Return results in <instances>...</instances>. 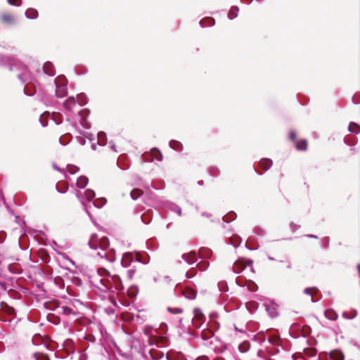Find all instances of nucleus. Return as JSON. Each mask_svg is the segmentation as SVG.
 Returning <instances> with one entry per match:
<instances>
[{"label":"nucleus","instance_id":"obj_1","mask_svg":"<svg viewBox=\"0 0 360 360\" xmlns=\"http://www.w3.org/2000/svg\"><path fill=\"white\" fill-rule=\"evenodd\" d=\"M99 285H96L100 291L103 292L122 293L124 289L122 281L118 275L111 276L105 268L97 269Z\"/></svg>","mask_w":360,"mask_h":360},{"label":"nucleus","instance_id":"obj_2","mask_svg":"<svg viewBox=\"0 0 360 360\" xmlns=\"http://www.w3.org/2000/svg\"><path fill=\"white\" fill-rule=\"evenodd\" d=\"M12 65H15V67L13 70H9L11 72H18L17 77L22 84H26L28 80L33 79V75L27 65L15 58L13 59Z\"/></svg>","mask_w":360,"mask_h":360},{"label":"nucleus","instance_id":"obj_3","mask_svg":"<svg viewBox=\"0 0 360 360\" xmlns=\"http://www.w3.org/2000/svg\"><path fill=\"white\" fill-rule=\"evenodd\" d=\"M56 85V96L63 98L68 95V80L63 75H60L54 79Z\"/></svg>","mask_w":360,"mask_h":360},{"label":"nucleus","instance_id":"obj_4","mask_svg":"<svg viewBox=\"0 0 360 360\" xmlns=\"http://www.w3.org/2000/svg\"><path fill=\"white\" fill-rule=\"evenodd\" d=\"M194 317L192 319V324L196 328H200L205 321V316L202 310L196 307L193 309Z\"/></svg>","mask_w":360,"mask_h":360},{"label":"nucleus","instance_id":"obj_5","mask_svg":"<svg viewBox=\"0 0 360 360\" xmlns=\"http://www.w3.org/2000/svg\"><path fill=\"white\" fill-rule=\"evenodd\" d=\"M90 115V110L89 108H84L78 112V115L80 117L79 124L80 125L86 129H89L91 127V124L89 122L87 121V117Z\"/></svg>","mask_w":360,"mask_h":360},{"label":"nucleus","instance_id":"obj_6","mask_svg":"<svg viewBox=\"0 0 360 360\" xmlns=\"http://www.w3.org/2000/svg\"><path fill=\"white\" fill-rule=\"evenodd\" d=\"M37 83V81L33 77V79L32 80H28V82L26 84H24V94L27 96H33L36 93L35 86Z\"/></svg>","mask_w":360,"mask_h":360},{"label":"nucleus","instance_id":"obj_7","mask_svg":"<svg viewBox=\"0 0 360 360\" xmlns=\"http://www.w3.org/2000/svg\"><path fill=\"white\" fill-rule=\"evenodd\" d=\"M136 262V255L130 252H124L122 255L121 264L123 267H129L132 262Z\"/></svg>","mask_w":360,"mask_h":360},{"label":"nucleus","instance_id":"obj_8","mask_svg":"<svg viewBox=\"0 0 360 360\" xmlns=\"http://www.w3.org/2000/svg\"><path fill=\"white\" fill-rule=\"evenodd\" d=\"M13 59L14 58L13 57L0 54V66L8 68V70H13V68L15 67V65H12Z\"/></svg>","mask_w":360,"mask_h":360},{"label":"nucleus","instance_id":"obj_9","mask_svg":"<svg viewBox=\"0 0 360 360\" xmlns=\"http://www.w3.org/2000/svg\"><path fill=\"white\" fill-rule=\"evenodd\" d=\"M181 258L189 265L194 264L198 260L195 251H190L188 253L182 254Z\"/></svg>","mask_w":360,"mask_h":360},{"label":"nucleus","instance_id":"obj_10","mask_svg":"<svg viewBox=\"0 0 360 360\" xmlns=\"http://www.w3.org/2000/svg\"><path fill=\"white\" fill-rule=\"evenodd\" d=\"M44 74L49 77H53L56 75V70L53 64L51 61H46L42 66Z\"/></svg>","mask_w":360,"mask_h":360},{"label":"nucleus","instance_id":"obj_11","mask_svg":"<svg viewBox=\"0 0 360 360\" xmlns=\"http://www.w3.org/2000/svg\"><path fill=\"white\" fill-rule=\"evenodd\" d=\"M273 165V161L271 159L268 158H262L258 162V167L263 171H268Z\"/></svg>","mask_w":360,"mask_h":360},{"label":"nucleus","instance_id":"obj_12","mask_svg":"<svg viewBox=\"0 0 360 360\" xmlns=\"http://www.w3.org/2000/svg\"><path fill=\"white\" fill-rule=\"evenodd\" d=\"M245 264L243 258L236 260L233 265V271L235 274H240L245 269Z\"/></svg>","mask_w":360,"mask_h":360},{"label":"nucleus","instance_id":"obj_13","mask_svg":"<svg viewBox=\"0 0 360 360\" xmlns=\"http://www.w3.org/2000/svg\"><path fill=\"white\" fill-rule=\"evenodd\" d=\"M165 207L171 212L176 213L179 216L182 215L181 208L173 202L168 201L165 202Z\"/></svg>","mask_w":360,"mask_h":360},{"label":"nucleus","instance_id":"obj_14","mask_svg":"<svg viewBox=\"0 0 360 360\" xmlns=\"http://www.w3.org/2000/svg\"><path fill=\"white\" fill-rule=\"evenodd\" d=\"M136 262L147 264L150 262V256L147 252H144L143 255L139 252H136Z\"/></svg>","mask_w":360,"mask_h":360},{"label":"nucleus","instance_id":"obj_15","mask_svg":"<svg viewBox=\"0 0 360 360\" xmlns=\"http://www.w3.org/2000/svg\"><path fill=\"white\" fill-rule=\"evenodd\" d=\"M150 155L153 156V158L151 160H148V161L156 160L157 161L161 162L163 160V155L161 151L156 147H154L150 150Z\"/></svg>","mask_w":360,"mask_h":360},{"label":"nucleus","instance_id":"obj_16","mask_svg":"<svg viewBox=\"0 0 360 360\" xmlns=\"http://www.w3.org/2000/svg\"><path fill=\"white\" fill-rule=\"evenodd\" d=\"M201 27H213L215 25V20L212 17H206L199 21Z\"/></svg>","mask_w":360,"mask_h":360},{"label":"nucleus","instance_id":"obj_17","mask_svg":"<svg viewBox=\"0 0 360 360\" xmlns=\"http://www.w3.org/2000/svg\"><path fill=\"white\" fill-rule=\"evenodd\" d=\"M1 18L2 22L6 24L11 25H14L16 24V19L12 15H10L8 13H4L1 15Z\"/></svg>","mask_w":360,"mask_h":360},{"label":"nucleus","instance_id":"obj_18","mask_svg":"<svg viewBox=\"0 0 360 360\" xmlns=\"http://www.w3.org/2000/svg\"><path fill=\"white\" fill-rule=\"evenodd\" d=\"M25 15L27 19L35 20L39 16V13L37 9L29 8L25 11Z\"/></svg>","mask_w":360,"mask_h":360},{"label":"nucleus","instance_id":"obj_19","mask_svg":"<svg viewBox=\"0 0 360 360\" xmlns=\"http://www.w3.org/2000/svg\"><path fill=\"white\" fill-rule=\"evenodd\" d=\"M169 147L176 151L181 152L183 150V144L177 140H170L169 142Z\"/></svg>","mask_w":360,"mask_h":360},{"label":"nucleus","instance_id":"obj_20","mask_svg":"<svg viewBox=\"0 0 360 360\" xmlns=\"http://www.w3.org/2000/svg\"><path fill=\"white\" fill-rule=\"evenodd\" d=\"M89 179L84 175L79 176L77 179L76 186L79 188L83 189L88 184Z\"/></svg>","mask_w":360,"mask_h":360},{"label":"nucleus","instance_id":"obj_21","mask_svg":"<svg viewBox=\"0 0 360 360\" xmlns=\"http://www.w3.org/2000/svg\"><path fill=\"white\" fill-rule=\"evenodd\" d=\"M96 246H98V248H101L102 250H105L110 246L108 238L107 236L102 237Z\"/></svg>","mask_w":360,"mask_h":360},{"label":"nucleus","instance_id":"obj_22","mask_svg":"<svg viewBox=\"0 0 360 360\" xmlns=\"http://www.w3.org/2000/svg\"><path fill=\"white\" fill-rule=\"evenodd\" d=\"M76 104V99L74 96H69L63 103V106L67 110H72V106Z\"/></svg>","mask_w":360,"mask_h":360},{"label":"nucleus","instance_id":"obj_23","mask_svg":"<svg viewBox=\"0 0 360 360\" xmlns=\"http://www.w3.org/2000/svg\"><path fill=\"white\" fill-rule=\"evenodd\" d=\"M252 340L262 345L266 340L265 333L263 331H259L252 338Z\"/></svg>","mask_w":360,"mask_h":360},{"label":"nucleus","instance_id":"obj_24","mask_svg":"<svg viewBox=\"0 0 360 360\" xmlns=\"http://www.w3.org/2000/svg\"><path fill=\"white\" fill-rule=\"evenodd\" d=\"M98 241L99 240L98 235L96 233L91 234L88 243L89 248L93 250H97L98 247L96 246V245L98 244Z\"/></svg>","mask_w":360,"mask_h":360},{"label":"nucleus","instance_id":"obj_25","mask_svg":"<svg viewBox=\"0 0 360 360\" xmlns=\"http://www.w3.org/2000/svg\"><path fill=\"white\" fill-rule=\"evenodd\" d=\"M214 335V333L213 330H210L209 328L203 329L201 331L200 337L202 340H207L212 337H213Z\"/></svg>","mask_w":360,"mask_h":360},{"label":"nucleus","instance_id":"obj_26","mask_svg":"<svg viewBox=\"0 0 360 360\" xmlns=\"http://www.w3.org/2000/svg\"><path fill=\"white\" fill-rule=\"evenodd\" d=\"M236 217V213L234 211H230L222 217V220L226 223H230L234 221Z\"/></svg>","mask_w":360,"mask_h":360},{"label":"nucleus","instance_id":"obj_27","mask_svg":"<svg viewBox=\"0 0 360 360\" xmlns=\"http://www.w3.org/2000/svg\"><path fill=\"white\" fill-rule=\"evenodd\" d=\"M324 315L326 319L331 321H335L338 317V314L332 309H326L324 312Z\"/></svg>","mask_w":360,"mask_h":360},{"label":"nucleus","instance_id":"obj_28","mask_svg":"<svg viewBox=\"0 0 360 360\" xmlns=\"http://www.w3.org/2000/svg\"><path fill=\"white\" fill-rule=\"evenodd\" d=\"M141 221L143 224L148 225L152 221V214L150 210H148L142 214L141 217Z\"/></svg>","mask_w":360,"mask_h":360},{"label":"nucleus","instance_id":"obj_29","mask_svg":"<svg viewBox=\"0 0 360 360\" xmlns=\"http://www.w3.org/2000/svg\"><path fill=\"white\" fill-rule=\"evenodd\" d=\"M117 165L118 167L122 170H127L129 168V165L128 162H127L122 156L118 158L117 161Z\"/></svg>","mask_w":360,"mask_h":360},{"label":"nucleus","instance_id":"obj_30","mask_svg":"<svg viewBox=\"0 0 360 360\" xmlns=\"http://www.w3.org/2000/svg\"><path fill=\"white\" fill-rule=\"evenodd\" d=\"M307 141L306 139L295 141V148L297 150L304 151L307 149Z\"/></svg>","mask_w":360,"mask_h":360},{"label":"nucleus","instance_id":"obj_31","mask_svg":"<svg viewBox=\"0 0 360 360\" xmlns=\"http://www.w3.org/2000/svg\"><path fill=\"white\" fill-rule=\"evenodd\" d=\"M149 354H150V357L152 358L153 360H159L161 358H162L163 356H164V353L163 352L158 351V350L154 349H150Z\"/></svg>","mask_w":360,"mask_h":360},{"label":"nucleus","instance_id":"obj_32","mask_svg":"<svg viewBox=\"0 0 360 360\" xmlns=\"http://www.w3.org/2000/svg\"><path fill=\"white\" fill-rule=\"evenodd\" d=\"M98 143L100 146H105L107 144V136L105 132L99 131L97 134Z\"/></svg>","mask_w":360,"mask_h":360},{"label":"nucleus","instance_id":"obj_33","mask_svg":"<svg viewBox=\"0 0 360 360\" xmlns=\"http://www.w3.org/2000/svg\"><path fill=\"white\" fill-rule=\"evenodd\" d=\"M199 253L202 257L209 259L212 255V251L208 248H200L199 249Z\"/></svg>","mask_w":360,"mask_h":360},{"label":"nucleus","instance_id":"obj_34","mask_svg":"<svg viewBox=\"0 0 360 360\" xmlns=\"http://www.w3.org/2000/svg\"><path fill=\"white\" fill-rule=\"evenodd\" d=\"M239 12V8L237 6H232L230 8L229 13H228V18L229 20H233L238 16Z\"/></svg>","mask_w":360,"mask_h":360},{"label":"nucleus","instance_id":"obj_35","mask_svg":"<svg viewBox=\"0 0 360 360\" xmlns=\"http://www.w3.org/2000/svg\"><path fill=\"white\" fill-rule=\"evenodd\" d=\"M265 309L268 314L269 315V316L272 319L276 317L278 315L277 309L274 306H269L266 304Z\"/></svg>","mask_w":360,"mask_h":360},{"label":"nucleus","instance_id":"obj_36","mask_svg":"<svg viewBox=\"0 0 360 360\" xmlns=\"http://www.w3.org/2000/svg\"><path fill=\"white\" fill-rule=\"evenodd\" d=\"M77 98L78 103L81 106L86 105L89 101L88 97L84 93L78 94L77 95Z\"/></svg>","mask_w":360,"mask_h":360},{"label":"nucleus","instance_id":"obj_37","mask_svg":"<svg viewBox=\"0 0 360 360\" xmlns=\"http://www.w3.org/2000/svg\"><path fill=\"white\" fill-rule=\"evenodd\" d=\"M348 131L351 133L358 134L360 133V126L353 122H351L348 126Z\"/></svg>","mask_w":360,"mask_h":360},{"label":"nucleus","instance_id":"obj_38","mask_svg":"<svg viewBox=\"0 0 360 360\" xmlns=\"http://www.w3.org/2000/svg\"><path fill=\"white\" fill-rule=\"evenodd\" d=\"M207 173L212 177H217L220 174V170L216 166H210L207 169Z\"/></svg>","mask_w":360,"mask_h":360},{"label":"nucleus","instance_id":"obj_39","mask_svg":"<svg viewBox=\"0 0 360 360\" xmlns=\"http://www.w3.org/2000/svg\"><path fill=\"white\" fill-rule=\"evenodd\" d=\"M84 198L88 202H91L96 196V193L94 190L88 188L84 192Z\"/></svg>","mask_w":360,"mask_h":360},{"label":"nucleus","instance_id":"obj_40","mask_svg":"<svg viewBox=\"0 0 360 360\" xmlns=\"http://www.w3.org/2000/svg\"><path fill=\"white\" fill-rule=\"evenodd\" d=\"M61 309H62V314L65 316L74 315L75 316H76L78 314L77 312L74 311L71 307H68V306H63L61 307Z\"/></svg>","mask_w":360,"mask_h":360},{"label":"nucleus","instance_id":"obj_41","mask_svg":"<svg viewBox=\"0 0 360 360\" xmlns=\"http://www.w3.org/2000/svg\"><path fill=\"white\" fill-rule=\"evenodd\" d=\"M250 348V344L249 341H243L238 345V350L241 353H245L247 352Z\"/></svg>","mask_w":360,"mask_h":360},{"label":"nucleus","instance_id":"obj_42","mask_svg":"<svg viewBox=\"0 0 360 360\" xmlns=\"http://www.w3.org/2000/svg\"><path fill=\"white\" fill-rule=\"evenodd\" d=\"M72 139V135L70 134H65L62 135L59 139V142L63 146H66L69 143Z\"/></svg>","mask_w":360,"mask_h":360},{"label":"nucleus","instance_id":"obj_43","mask_svg":"<svg viewBox=\"0 0 360 360\" xmlns=\"http://www.w3.org/2000/svg\"><path fill=\"white\" fill-rule=\"evenodd\" d=\"M127 293L131 298L135 297L139 293V288L137 285H131L127 290Z\"/></svg>","mask_w":360,"mask_h":360},{"label":"nucleus","instance_id":"obj_44","mask_svg":"<svg viewBox=\"0 0 360 360\" xmlns=\"http://www.w3.org/2000/svg\"><path fill=\"white\" fill-rule=\"evenodd\" d=\"M107 202L105 198H96L93 202L94 205L97 208H102Z\"/></svg>","mask_w":360,"mask_h":360},{"label":"nucleus","instance_id":"obj_45","mask_svg":"<svg viewBox=\"0 0 360 360\" xmlns=\"http://www.w3.org/2000/svg\"><path fill=\"white\" fill-rule=\"evenodd\" d=\"M330 244V238L328 236L323 237L320 240L321 247L324 250H327Z\"/></svg>","mask_w":360,"mask_h":360},{"label":"nucleus","instance_id":"obj_46","mask_svg":"<svg viewBox=\"0 0 360 360\" xmlns=\"http://www.w3.org/2000/svg\"><path fill=\"white\" fill-rule=\"evenodd\" d=\"M142 195V192L138 188H134L130 192V196L134 200H137Z\"/></svg>","mask_w":360,"mask_h":360},{"label":"nucleus","instance_id":"obj_47","mask_svg":"<svg viewBox=\"0 0 360 360\" xmlns=\"http://www.w3.org/2000/svg\"><path fill=\"white\" fill-rule=\"evenodd\" d=\"M104 256L105 259L109 261L110 262H113L115 261L116 257L115 254V251L112 250L110 252H105Z\"/></svg>","mask_w":360,"mask_h":360},{"label":"nucleus","instance_id":"obj_48","mask_svg":"<svg viewBox=\"0 0 360 360\" xmlns=\"http://www.w3.org/2000/svg\"><path fill=\"white\" fill-rule=\"evenodd\" d=\"M77 132L84 136V138L87 139L90 141H94V135L91 133L85 132L82 131V129H77Z\"/></svg>","mask_w":360,"mask_h":360},{"label":"nucleus","instance_id":"obj_49","mask_svg":"<svg viewBox=\"0 0 360 360\" xmlns=\"http://www.w3.org/2000/svg\"><path fill=\"white\" fill-rule=\"evenodd\" d=\"M218 288L220 292H226L229 291V287L225 281H220L218 283Z\"/></svg>","mask_w":360,"mask_h":360},{"label":"nucleus","instance_id":"obj_50","mask_svg":"<svg viewBox=\"0 0 360 360\" xmlns=\"http://www.w3.org/2000/svg\"><path fill=\"white\" fill-rule=\"evenodd\" d=\"M246 307L249 311L252 312L257 309L258 303L256 302H248L246 304Z\"/></svg>","mask_w":360,"mask_h":360},{"label":"nucleus","instance_id":"obj_51","mask_svg":"<svg viewBox=\"0 0 360 360\" xmlns=\"http://www.w3.org/2000/svg\"><path fill=\"white\" fill-rule=\"evenodd\" d=\"M208 328L213 330L214 333L219 328V323L217 321H212L207 323Z\"/></svg>","mask_w":360,"mask_h":360},{"label":"nucleus","instance_id":"obj_52","mask_svg":"<svg viewBox=\"0 0 360 360\" xmlns=\"http://www.w3.org/2000/svg\"><path fill=\"white\" fill-rule=\"evenodd\" d=\"M332 358L333 360H344L345 356L342 352L340 351H335L332 354Z\"/></svg>","mask_w":360,"mask_h":360},{"label":"nucleus","instance_id":"obj_53","mask_svg":"<svg viewBox=\"0 0 360 360\" xmlns=\"http://www.w3.org/2000/svg\"><path fill=\"white\" fill-rule=\"evenodd\" d=\"M184 296L188 300H194L197 296V292L193 290L186 291Z\"/></svg>","mask_w":360,"mask_h":360},{"label":"nucleus","instance_id":"obj_54","mask_svg":"<svg viewBox=\"0 0 360 360\" xmlns=\"http://www.w3.org/2000/svg\"><path fill=\"white\" fill-rule=\"evenodd\" d=\"M242 240H243L242 238L240 236L236 235L234 238V240L233 241H231V244L234 248H238L240 245Z\"/></svg>","mask_w":360,"mask_h":360},{"label":"nucleus","instance_id":"obj_55","mask_svg":"<svg viewBox=\"0 0 360 360\" xmlns=\"http://www.w3.org/2000/svg\"><path fill=\"white\" fill-rule=\"evenodd\" d=\"M68 172L70 174H75L79 170V167L73 165H67Z\"/></svg>","mask_w":360,"mask_h":360},{"label":"nucleus","instance_id":"obj_56","mask_svg":"<svg viewBox=\"0 0 360 360\" xmlns=\"http://www.w3.org/2000/svg\"><path fill=\"white\" fill-rule=\"evenodd\" d=\"M47 319L50 323L57 325L59 323L58 319L54 314H49L47 315Z\"/></svg>","mask_w":360,"mask_h":360},{"label":"nucleus","instance_id":"obj_57","mask_svg":"<svg viewBox=\"0 0 360 360\" xmlns=\"http://www.w3.org/2000/svg\"><path fill=\"white\" fill-rule=\"evenodd\" d=\"M253 232L255 235L258 236H264L266 233L265 231L259 226L254 228Z\"/></svg>","mask_w":360,"mask_h":360},{"label":"nucleus","instance_id":"obj_58","mask_svg":"<svg viewBox=\"0 0 360 360\" xmlns=\"http://www.w3.org/2000/svg\"><path fill=\"white\" fill-rule=\"evenodd\" d=\"M357 316V311L356 309H353L352 311L351 316H348L347 312L344 311L342 313V316L346 319H353Z\"/></svg>","mask_w":360,"mask_h":360},{"label":"nucleus","instance_id":"obj_59","mask_svg":"<svg viewBox=\"0 0 360 360\" xmlns=\"http://www.w3.org/2000/svg\"><path fill=\"white\" fill-rule=\"evenodd\" d=\"M75 195H76L77 198L81 202L82 206L85 207V202L84 201L85 198H84V193H82L80 191H75Z\"/></svg>","mask_w":360,"mask_h":360},{"label":"nucleus","instance_id":"obj_60","mask_svg":"<svg viewBox=\"0 0 360 360\" xmlns=\"http://www.w3.org/2000/svg\"><path fill=\"white\" fill-rule=\"evenodd\" d=\"M245 248L249 250H258L259 245L256 243H255L254 245H250V240L248 239L245 243Z\"/></svg>","mask_w":360,"mask_h":360},{"label":"nucleus","instance_id":"obj_61","mask_svg":"<svg viewBox=\"0 0 360 360\" xmlns=\"http://www.w3.org/2000/svg\"><path fill=\"white\" fill-rule=\"evenodd\" d=\"M167 311L169 312H170L171 314H181L183 312V309L182 308H179V307L173 308V307H167Z\"/></svg>","mask_w":360,"mask_h":360},{"label":"nucleus","instance_id":"obj_62","mask_svg":"<svg viewBox=\"0 0 360 360\" xmlns=\"http://www.w3.org/2000/svg\"><path fill=\"white\" fill-rule=\"evenodd\" d=\"M248 282L250 283L248 285V289L251 292H256L258 290L257 285L252 281H248Z\"/></svg>","mask_w":360,"mask_h":360},{"label":"nucleus","instance_id":"obj_63","mask_svg":"<svg viewBox=\"0 0 360 360\" xmlns=\"http://www.w3.org/2000/svg\"><path fill=\"white\" fill-rule=\"evenodd\" d=\"M209 265L210 263L208 262H202L196 264V266H198L201 271L206 270L208 268Z\"/></svg>","mask_w":360,"mask_h":360},{"label":"nucleus","instance_id":"obj_64","mask_svg":"<svg viewBox=\"0 0 360 360\" xmlns=\"http://www.w3.org/2000/svg\"><path fill=\"white\" fill-rule=\"evenodd\" d=\"M86 340L90 342H96V338L94 335L91 334V333H88L86 334L84 338Z\"/></svg>","mask_w":360,"mask_h":360}]
</instances>
